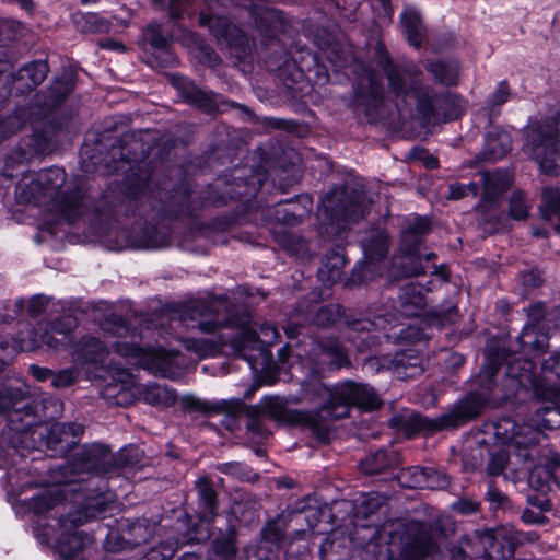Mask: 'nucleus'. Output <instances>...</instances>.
Wrapping results in <instances>:
<instances>
[{
    "label": "nucleus",
    "instance_id": "1",
    "mask_svg": "<svg viewBox=\"0 0 560 560\" xmlns=\"http://www.w3.org/2000/svg\"><path fill=\"white\" fill-rule=\"evenodd\" d=\"M75 327L77 319L65 315L55 323H39L26 338H14L12 343L0 340V370L19 351L61 350ZM15 405L0 394V468L7 471L8 500L18 516H34L32 532L40 546L52 548L59 560H85L93 538L77 527L106 511L113 494L102 475L114 472L117 465H128L125 453L136 450L125 448L116 459L103 444L82 445L60 467L56 482L39 483L24 468L13 469L16 456H26V443L36 424L23 422Z\"/></svg>",
    "mask_w": 560,
    "mask_h": 560
},
{
    "label": "nucleus",
    "instance_id": "2",
    "mask_svg": "<svg viewBox=\"0 0 560 560\" xmlns=\"http://www.w3.org/2000/svg\"><path fill=\"white\" fill-rule=\"evenodd\" d=\"M223 302L219 300H198L190 302L178 318H172L168 329L145 326L138 334L125 323L106 322L103 327L104 340L85 336L72 346L70 354L75 364L89 366V378L112 381L103 388L102 396L112 405L127 406L140 399L154 406H170L176 400L175 393L156 383L138 384L133 376L122 368V361L142 366L154 375L167 378L182 376L186 363L178 352L166 349L160 339L179 326L213 331L225 317L220 316Z\"/></svg>",
    "mask_w": 560,
    "mask_h": 560
},
{
    "label": "nucleus",
    "instance_id": "3",
    "mask_svg": "<svg viewBox=\"0 0 560 560\" xmlns=\"http://www.w3.org/2000/svg\"><path fill=\"white\" fill-rule=\"evenodd\" d=\"M69 192L65 171L50 167L24 174L16 184L15 200L35 210L40 228L54 234L56 224L72 222L82 213L81 191Z\"/></svg>",
    "mask_w": 560,
    "mask_h": 560
},
{
    "label": "nucleus",
    "instance_id": "4",
    "mask_svg": "<svg viewBox=\"0 0 560 560\" xmlns=\"http://www.w3.org/2000/svg\"><path fill=\"white\" fill-rule=\"evenodd\" d=\"M314 388L319 398L327 399L319 410L307 416L308 425L319 438L327 435L329 421L347 417L351 406L366 410L380 406L374 389L364 384L347 381L328 387L317 382Z\"/></svg>",
    "mask_w": 560,
    "mask_h": 560
},
{
    "label": "nucleus",
    "instance_id": "5",
    "mask_svg": "<svg viewBox=\"0 0 560 560\" xmlns=\"http://www.w3.org/2000/svg\"><path fill=\"white\" fill-rule=\"evenodd\" d=\"M378 65L388 79L390 91L395 96L412 97L417 107L428 118L452 119L460 114V110L452 113L448 105H455L458 100L450 93L436 95L432 90L421 89L420 72L411 65L395 66L385 52H380Z\"/></svg>",
    "mask_w": 560,
    "mask_h": 560
},
{
    "label": "nucleus",
    "instance_id": "6",
    "mask_svg": "<svg viewBox=\"0 0 560 560\" xmlns=\"http://www.w3.org/2000/svg\"><path fill=\"white\" fill-rule=\"evenodd\" d=\"M525 150L533 155L540 171L560 173V115L552 121L533 122L526 130Z\"/></svg>",
    "mask_w": 560,
    "mask_h": 560
},
{
    "label": "nucleus",
    "instance_id": "7",
    "mask_svg": "<svg viewBox=\"0 0 560 560\" xmlns=\"http://www.w3.org/2000/svg\"><path fill=\"white\" fill-rule=\"evenodd\" d=\"M483 406L485 399L480 395L470 394L464 400L456 404L450 412L442 415L433 421H429L418 413L410 415V421L416 430H441L448 427H457L463 422L477 417L481 412Z\"/></svg>",
    "mask_w": 560,
    "mask_h": 560
},
{
    "label": "nucleus",
    "instance_id": "8",
    "mask_svg": "<svg viewBox=\"0 0 560 560\" xmlns=\"http://www.w3.org/2000/svg\"><path fill=\"white\" fill-rule=\"evenodd\" d=\"M279 332L272 325H259L258 329L254 327L244 328L232 341L233 349L249 364H252V352L264 354L266 348L277 341Z\"/></svg>",
    "mask_w": 560,
    "mask_h": 560
},
{
    "label": "nucleus",
    "instance_id": "9",
    "mask_svg": "<svg viewBox=\"0 0 560 560\" xmlns=\"http://www.w3.org/2000/svg\"><path fill=\"white\" fill-rule=\"evenodd\" d=\"M397 478L402 487L415 489H440L448 483L445 476L438 471L417 466L404 469Z\"/></svg>",
    "mask_w": 560,
    "mask_h": 560
},
{
    "label": "nucleus",
    "instance_id": "10",
    "mask_svg": "<svg viewBox=\"0 0 560 560\" xmlns=\"http://www.w3.org/2000/svg\"><path fill=\"white\" fill-rule=\"evenodd\" d=\"M503 424L505 429L511 428L513 430L512 435L506 436L504 441L515 445L517 448H521L523 445L525 447L536 445L539 442L540 430L552 428L549 419L530 420L529 424L523 427H517L510 420H503Z\"/></svg>",
    "mask_w": 560,
    "mask_h": 560
},
{
    "label": "nucleus",
    "instance_id": "11",
    "mask_svg": "<svg viewBox=\"0 0 560 560\" xmlns=\"http://www.w3.org/2000/svg\"><path fill=\"white\" fill-rule=\"evenodd\" d=\"M360 85L362 90L357 92V102L360 106H365V114L370 116V107L376 106L383 97L381 75L372 69L364 70Z\"/></svg>",
    "mask_w": 560,
    "mask_h": 560
},
{
    "label": "nucleus",
    "instance_id": "12",
    "mask_svg": "<svg viewBox=\"0 0 560 560\" xmlns=\"http://www.w3.org/2000/svg\"><path fill=\"white\" fill-rule=\"evenodd\" d=\"M84 429L78 423H55L47 435V444L56 451L66 452L75 445Z\"/></svg>",
    "mask_w": 560,
    "mask_h": 560
},
{
    "label": "nucleus",
    "instance_id": "13",
    "mask_svg": "<svg viewBox=\"0 0 560 560\" xmlns=\"http://www.w3.org/2000/svg\"><path fill=\"white\" fill-rule=\"evenodd\" d=\"M429 230V220L422 217H416L412 223L406 229L401 235L402 250L406 256L416 253L417 245L421 242L422 236Z\"/></svg>",
    "mask_w": 560,
    "mask_h": 560
},
{
    "label": "nucleus",
    "instance_id": "14",
    "mask_svg": "<svg viewBox=\"0 0 560 560\" xmlns=\"http://www.w3.org/2000/svg\"><path fill=\"white\" fill-rule=\"evenodd\" d=\"M401 313L405 316H413L425 305L422 288L417 283H409L402 288L400 294Z\"/></svg>",
    "mask_w": 560,
    "mask_h": 560
},
{
    "label": "nucleus",
    "instance_id": "15",
    "mask_svg": "<svg viewBox=\"0 0 560 560\" xmlns=\"http://www.w3.org/2000/svg\"><path fill=\"white\" fill-rule=\"evenodd\" d=\"M511 150L510 135L504 131H492L486 137L485 154L490 160H499Z\"/></svg>",
    "mask_w": 560,
    "mask_h": 560
},
{
    "label": "nucleus",
    "instance_id": "16",
    "mask_svg": "<svg viewBox=\"0 0 560 560\" xmlns=\"http://www.w3.org/2000/svg\"><path fill=\"white\" fill-rule=\"evenodd\" d=\"M196 487L200 499V517L205 522H210L217 509L214 489L207 478H200Z\"/></svg>",
    "mask_w": 560,
    "mask_h": 560
},
{
    "label": "nucleus",
    "instance_id": "17",
    "mask_svg": "<svg viewBox=\"0 0 560 560\" xmlns=\"http://www.w3.org/2000/svg\"><path fill=\"white\" fill-rule=\"evenodd\" d=\"M400 18L409 43L415 47H419L423 37V27L419 11L416 9H406Z\"/></svg>",
    "mask_w": 560,
    "mask_h": 560
},
{
    "label": "nucleus",
    "instance_id": "18",
    "mask_svg": "<svg viewBox=\"0 0 560 560\" xmlns=\"http://www.w3.org/2000/svg\"><path fill=\"white\" fill-rule=\"evenodd\" d=\"M175 338L179 339L183 342L184 347L188 351L196 353V355L198 358L212 357L219 351V347L217 346V343L213 340L208 339V338L183 339L182 337H179L177 335L175 336Z\"/></svg>",
    "mask_w": 560,
    "mask_h": 560
},
{
    "label": "nucleus",
    "instance_id": "19",
    "mask_svg": "<svg viewBox=\"0 0 560 560\" xmlns=\"http://www.w3.org/2000/svg\"><path fill=\"white\" fill-rule=\"evenodd\" d=\"M428 70L442 84L452 85L457 81L458 69L454 62H432Z\"/></svg>",
    "mask_w": 560,
    "mask_h": 560
},
{
    "label": "nucleus",
    "instance_id": "20",
    "mask_svg": "<svg viewBox=\"0 0 560 560\" xmlns=\"http://www.w3.org/2000/svg\"><path fill=\"white\" fill-rule=\"evenodd\" d=\"M343 264V258L338 254L328 258L318 270L319 279L328 284L337 282L341 278Z\"/></svg>",
    "mask_w": 560,
    "mask_h": 560
},
{
    "label": "nucleus",
    "instance_id": "21",
    "mask_svg": "<svg viewBox=\"0 0 560 560\" xmlns=\"http://www.w3.org/2000/svg\"><path fill=\"white\" fill-rule=\"evenodd\" d=\"M48 67L43 61L32 62L20 71V78L27 80L25 85L33 88L40 84L47 75Z\"/></svg>",
    "mask_w": 560,
    "mask_h": 560
},
{
    "label": "nucleus",
    "instance_id": "22",
    "mask_svg": "<svg viewBox=\"0 0 560 560\" xmlns=\"http://www.w3.org/2000/svg\"><path fill=\"white\" fill-rule=\"evenodd\" d=\"M544 215L546 219H558L560 230V191L556 188H545L542 191Z\"/></svg>",
    "mask_w": 560,
    "mask_h": 560
},
{
    "label": "nucleus",
    "instance_id": "23",
    "mask_svg": "<svg viewBox=\"0 0 560 560\" xmlns=\"http://www.w3.org/2000/svg\"><path fill=\"white\" fill-rule=\"evenodd\" d=\"M396 362L395 373L399 378H413L423 372V368L417 357H410L406 360L405 355H402Z\"/></svg>",
    "mask_w": 560,
    "mask_h": 560
},
{
    "label": "nucleus",
    "instance_id": "24",
    "mask_svg": "<svg viewBox=\"0 0 560 560\" xmlns=\"http://www.w3.org/2000/svg\"><path fill=\"white\" fill-rule=\"evenodd\" d=\"M485 190L488 192L500 191L511 185V176L506 172L482 173L480 175Z\"/></svg>",
    "mask_w": 560,
    "mask_h": 560
},
{
    "label": "nucleus",
    "instance_id": "25",
    "mask_svg": "<svg viewBox=\"0 0 560 560\" xmlns=\"http://www.w3.org/2000/svg\"><path fill=\"white\" fill-rule=\"evenodd\" d=\"M389 465L386 451H377L361 463V470L365 474H377Z\"/></svg>",
    "mask_w": 560,
    "mask_h": 560
},
{
    "label": "nucleus",
    "instance_id": "26",
    "mask_svg": "<svg viewBox=\"0 0 560 560\" xmlns=\"http://www.w3.org/2000/svg\"><path fill=\"white\" fill-rule=\"evenodd\" d=\"M127 535L128 537L124 536V539L132 546H138L149 540L151 528L145 521H137L130 526Z\"/></svg>",
    "mask_w": 560,
    "mask_h": 560
},
{
    "label": "nucleus",
    "instance_id": "27",
    "mask_svg": "<svg viewBox=\"0 0 560 560\" xmlns=\"http://www.w3.org/2000/svg\"><path fill=\"white\" fill-rule=\"evenodd\" d=\"M364 252L369 259L383 258L388 252L387 236L380 232L377 233L376 242H369L363 245Z\"/></svg>",
    "mask_w": 560,
    "mask_h": 560
},
{
    "label": "nucleus",
    "instance_id": "28",
    "mask_svg": "<svg viewBox=\"0 0 560 560\" xmlns=\"http://www.w3.org/2000/svg\"><path fill=\"white\" fill-rule=\"evenodd\" d=\"M276 219L278 221H282L285 224H295L300 221V218L303 215L302 213H296L295 203H279L275 208Z\"/></svg>",
    "mask_w": 560,
    "mask_h": 560
},
{
    "label": "nucleus",
    "instance_id": "29",
    "mask_svg": "<svg viewBox=\"0 0 560 560\" xmlns=\"http://www.w3.org/2000/svg\"><path fill=\"white\" fill-rule=\"evenodd\" d=\"M33 112H34V107L33 106H28V107H25V108H19L12 115L5 117L4 119H0L1 129L3 131H9L11 129V127H12V124L10 122V119L12 117H16V116L20 117L21 126H20V128L15 132L21 130V128L26 124V118L30 121V124L33 125L35 122V120H38V117H35V119H33Z\"/></svg>",
    "mask_w": 560,
    "mask_h": 560
},
{
    "label": "nucleus",
    "instance_id": "30",
    "mask_svg": "<svg viewBox=\"0 0 560 560\" xmlns=\"http://www.w3.org/2000/svg\"><path fill=\"white\" fill-rule=\"evenodd\" d=\"M529 203L525 199L524 194L516 191L513 194L510 201V214L512 218L522 220L528 214Z\"/></svg>",
    "mask_w": 560,
    "mask_h": 560
},
{
    "label": "nucleus",
    "instance_id": "31",
    "mask_svg": "<svg viewBox=\"0 0 560 560\" xmlns=\"http://www.w3.org/2000/svg\"><path fill=\"white\" fill-rule=\"evenodd\" d=\"M24 307V301L18 299L5 302L0 308V323H10L18 318Z\"/></svg>",
    "mask_w": 560,
    "mask_h": 560
},
{
    "label": "nucleus",
    "instance_id": "32",
    "mask_svg": "<svg viewBox=\"0 0 560 560\" xmlns=\"http://www.w3.org/2000/svg\"><path fill=\"white\" fill-rule=\"evenodd\" d=\"M79 376L77 368L63 369L57 373H52L51 385L54 387H67L75 382Z\"/></svg>",
    "mask_w": 560,
    "mask_h": 560
},
{
    "label": "nucleus",
    "instance_id": "33",
    "mask_svg": "<svg viewBox=\"0 0 560 560\" xmlns=\"http://www.w3.org/2000/svg\"><path fill=\"white\" fill-rule=\"evenodd\" d=\"M436 549L435 542L430 539H418L413 542L410 549V553L412 555V560H420L430 553H432Z\"/></svg>",
    "mask_w": 560,
    "mask_h": 560
},
{
    "label": "nucleus",
    "instance_id": "34",
    "mask_svg": "<svg viewBox=\"0 0 560 560\" xmlns=\"http://www.w3.org/2000/svg\"><path fill=\"white\" fill-rule=\"evenodd\" d=\"M147 35L151 45L155 48H165L168 45V37L162 33V26L159 23H152L147 28Z\"/></svg>",
    "mask_w": 560,
    "mask_h": 560
},
{
    "label": "nucleus",
    "instance_id": "35",
    "mask_svg": "<svg viewBox=\"0 0 560 560\" xmlns=\"http://www.w3.org/2000/svg\"><path fill=\"white\" fill-rule=\"evenodd\" d=\"M50 299L44 294H35L27 301V313L36 317L45 312Z\"/></svg>",
    "mask_w": 560,
    "mask_h": 560
},
{
    "label": "nucleus",
    "instance_id": "36",
    "mask_svg": "<svg viewBox=\"0 0 560 560\" xmlns=\"http://www.w3.org/2000/svg\"><path fill=\"white\" fill-rule=\"evenodd\" d=\"M184 544H185V541H182L179 539L166 541L165 544L161 545V549H162L161 558H158L156 557L158 551L155 549H152L149 553V560H170L173 558L177 548Z\"/></svg>",
    "mask_w": 560,
    "mask_h": 560
},
{
    "label": "nucleus",
    "instance_id": "37",
    "mask_svg": "<svg viewBox=\"0 0 560 560\" xmlns=\"http://www.w3.org/2000/svg\"><path fill=\"white\" fill-rule=\"evenodd\" d=\"M282 400L279 397H265L261 400L262 411L275 419L282 417Z\"/></svg>",
    "mask_w": 560,
    "mask_h": 560
},
{
    "label": "nucleus",
    "instance_id": "38",
    "mask_svg": "<svg viewBox=\"0 0 560 560\" xmlns=\"http://www.w3.org/2000/svg\"><path fill=\"white\" fill-rule=\"evenodd\" d=\"M385 498L378 493H368L361 501V510L364 515L371 514L384 503Z\"/></svg>",
    "mask_w": 560,
    "mask_h": 560
},
{
    "label": "nucleus",
    "instance_id": "39",
    "mask_svg": "<svg viewBox=\"0 0 560 560\" xmlns=\"http://www.w3.org/2000/svg\"><path fill=\"white\" fill-rule=\"evenodd\" d=\"M508 459V454L503 451L492 454L488 465L489 474L500 475L504 470Z\"/></svg>",
    "mask_w": 560,
    "mask_h": 560
},
{
    "label": "nucleus",
    "instance_id": "40",
    "mask_svg": "<svg viewBox=\"0 0 560 560\" xmlns=\"http://www.w3.org/2000/svg\"><path fill=\"white\" fill-rule=\"evenodd\" d=\"M339 316V312L334 306H324L318 310L314 322L316 325H326L330 322H334Z\"/></svg>",
    "mask_w": 560,
    "mask_h": 560
},
{
    "label": "nucleus",
    "instance_id": "41",
    "mask_svg": "<svg viewBox=\"0 0 560 560\" xmlns=\"http://www.w3.org/2000/svg\"><path fill=\"white\" fill-rule=\"evenodd\" d=\"M214 551L220 557V560H232L236 548L232 540H225L214 544Z\"/></svg>",
    "mask_w": 560,
    "mask_h": 560
},
{
    "label": "nucleus",
    "instance_id": "42",
    "mask_svg": "<svg viewBox=\"0 0 560 560\" xmlns=\"http://www.w3.org/2000/svg\"><path fill=\"white\" fill-rule=\"evenodd\" d=\"M476 187V184H470L467 187L462 184H454L450 187V197L453 199H459L466 196L467 190H472L475 192Z\"/></svg>",
    "mask_w": 560,
    "mask_h": 560
},
{
    "label": "nucleus",
    "instance_id": "43",
    "mask_svg": "<svg viewBox=\"0 0 560 560\" xmlns=\"http://www.w3.org/2000/svg\"><path fill=\"white\" fill-rule=\"evenodd\" d=\"M205 97H206L205 93H202L200 90H198L195 86H191L190 91L187 92V94H186L187 101L189 103H192V104L199 106V107L206 106Z\"/></svg>",
    "mask_w": 560,
    "mask_h": 560
},
{
    "label": "nucleus",
    "instance_id": "44",
    "mask_svg": "<svg viewBox=\"0 0 560 560\" xmlns=\"http://www.w3.org/2000/svg\"><path fill=\"white\" fill-rule=\"evenodd\" d=\"M30 372L34 376L35 380L39 382L47 381L48 378H51L52 371L47 368H42L38 365H31Z\"/></svg>",
    "mask_w": 560,
    "mask_h": 560
},
{
    "label": "nucleus",
    "instance_id": "45",
    "mask_svg": "<svg viewBox=\"0 0 560 560\" xmlns=\"http://www.w3.org/2000/svg\"><path fill=\"white\" fill-rule=\"evenodd\" d=\"M509 98V89L504 82H502L491 98L493 105H502Z\"/></svg>",
    "mask_w": 560,
    "mask_h": 560
},
{
    "label": "nucleus",
    "instance_id": "46",
    "mask_svg": "<svg viewBox=\"0 0 560 560\" xmlns=\"http://www.w3.org/2000/svg\"><path fill=\"white\" fill-rule=\"evenodd\" d=\"M453 508L463 514H469L478 509V504L474 501L462 500L454 503Z\"/></svg>",
    "mask_w": 560,
    "mask_h": 560
},
{
    "label": "nucleus",
    "instance_id": "47",
    "mask_svg": "<svg viewBox=\"0 0 560 560\" xmlns=\"http://www.w3.org/2000/svg\"><path fill=\"white\" fill-rule=\"evenodd\" d=\"M188 4V0H170V11L174 19H178L183 15L185 8Z\"/></svg>",
    "mask_w": 560,
    "mask_h": 560
},
{
    "label": "nucleus",
    "instance_id": "48",
    "mask_svg": "<svg viewBox=\"0 0 560 560\" xmlns=\"http://www.w3.org/2000/svg\"><path fill=\"white\" fill-rule=\"evenodd\" d=\"M334 362L337 364V366H346L348 364L347 355L343 351V349L339 346H336L334 348Z\"/></svg>",
    "mask_w": 560,
    "mask_h": 560
},
{
    "label": "nucleus",
    "instance_id": "49",
    "mask_svg": "<svg viewBox=\"0 0 560 560\" xmlns=\"http://www.w3.org/2000/svg\"><path fill=\"white\" fill-rule=\"evenodd\" d=\"M183 35H182V43L184 45H187V46H196V47H201V43L199 42L198 37L189 32V31H182Z\"/></svg>",
    "mask_w": 560,
    "mask_h": 560
},
{
    "label": "nucleus",
    "instance_id": "50",
    "mask_svg": "<svg viewBox=\"0 0 560 560\" xmlns=\"http://www.w3.org/2000/svg\"><path fill=\"white\" fill-rule=\"evenodd\" d=\"M343 215L346 218H348L349 220H357V218H358L355 210H353L352 208H346L343 210Z\"/></svg>",
    "mask_w": 560,
    "mask_h": 560
},
{
    "label": "nucleus",
    "instance_id": "51",
    "mask_svg": "<svg viewBox=\"0 0 560 560\" xmlns=\"http://www.w3.org/2000/svg\"><path fill=\"white\" fill-rule=\"evenodd\" d=\"M384 323H385V319L383 318V316L378 315L375 318V320L372 323V325L375 326L377 329H383V328H385Z\"/></svg>",
    "mask_w": 560,
    "mask_h": 560
},
{
    "label": "nucleus",
    "instance_id": "52",
    "mask_svg": "<svg viewBox=\"0 0 560 560\" xmlns=\"http://www.w3.org/2000/svg\"><path fill=\"white\" fill-rule=\"evenodd\" d=\"M380 1L383 4L385 13L388 15V18H390L393 14L392 8L387 4L386 0H380Z\"/></svg>",
    "mask_w": 560,
    "mask_h": 560
},
{
    "label": "nucleus",
    "instance_id": "53",
    "mask_svg": "<svg viewBox=\"0 0 560 560\" xmlns=\"http://www.w3.org/2000/svg\"><path fill=\"white\" fill-rule=\"evenodd\" d=\"M273 18H275V14L272 12H266L265 16H264V21L271 22Z\"/></svg>",
    "mask_w": 560,
    "mask_h": 560
},
{
    "label": "nucleus",
    "instance_id": "54",
    "mask_svg": "<svg viewBox=\"0 0 560 560\" xmlns=\"http://www.w3.org/2000/svg\"><path fill=\"white\" fill-rule=\"evenodd\" d=\"M108 47H109V48H116V47H118V48H121V49L124 48V46H122L121 44L109 45Z\"/></svg>",
    "mask_w": 560,
    "mask_h": 560
},
{
    "label": "nucleus",
    "instance_id": "55",
    "mask_svg": "<svg viewBox=\"0 0 560 560\" xmlns=\"http://www.w3.org/2000/svg\"><path fill=\"white\" fill-rule=\"evenodd\" d=\"M147 247H148V248H156V247H158V245H155V244H149V245H147Z\"/></svg>",
    "mask_w": 560,
    "mask_h": 560
},
{
    "label": "nucleus",
    "instance_id": "56",
    "mask_svg": "<svg viewBox=\"0 0 560 560\" xmlns=\"http://www.w3.org/2000/svg\"><path fill=\"white\" fill-rule=\"evenodd\" d=\"M337 7L341 5V0H334Z\"/></svg>",
    "mask_w": 560,
    "mask_h": 560
},
{
    "label": "nucleus",
    "instance_id": "57",
    "mask_svg": "<svg viewBox=\"0 0 560 560\" xmlns=\"http://www.w3.org/2000/svg\"><path fill=\"white\" fill-rule=\"evenodd\" d=\"M409 273H411V275H418V273H419V271H417V270H415V271H412V272H408V271H406V275H409Z\"/></svg>",
    "mask_w": 560,
    "mask_h": 560
},
{
    "label": "nucleus",
    "instance_id": "58",
    "mask_svg": "<svg viewBox=\"0 0 560 560\" xmlns=\"http://www.w3.org/2000/svg\"><path fill=\"white\" fill-rule=\"evenodd\" d=\"M435 164H436V162H435V161H432V162L429 164V166H430V167H434V166H435Z\"/></svg>",
    "mask_w": 560,
    "mask_h": 560
},
{
    "label": "nucleus",
    "instance_id": "59",
    "mask_svg": "<svg viewBox=\"0 0 560 560\" xmlns=\"http://www.w3.org/2000/svg\"><path fill=\"white\" fill-rule=\"evenodd\" d=\"M310 211H311V206H310V207H305L304 212H306V213H307V212H310Z\"/></svg>",
    "mask_w": 560,
    "mask_h": 560
},
{
    "label": "nucleus",
    "instance_id": "60",
    "mask_svg": "<svg viewBox=\"0 0 560 560\" xmlns=\"http://www.w3.org/2000/svg\"><path fill=\"white\" fill-rule=\"evenodd\" d=\"M155 3H162L164 0H152Z\"/></svg>",
    "mask_w": 560,
    "mask_h": 560
},
{
    "label": "nucleus",
    "instance_id": "61",
    "mask_svg": "<svg viewBox=\"0 0 560 560\" xmlns=\"http://www.w3.org/2000/svg\"><path fill=\"white\" fill-rule=\"evenodd\" d=\"M253 190H254V189H252V190L247 189V190H246V194H247V195H249V194H252V191H253Z\"/></svg>",
    "mask_w": 560,
    "mask_h": 560
},
{
    "label": "nucleus",
    "instance_id": "62",
    "mask_svg": "<svg viewBox=\"0 0 560 560\" xmlns=\"http://www.w3.org/2000/svg\"><path fill=\"white\" fill-rule=\"evenodd\" d=\"M4 176H7V177H11L12 175H11V174H9V173H4Z\"/></svg>",
    "mask_w": 560,
    "mask_h": 560
},
{
    "label": "nucleus",
    "instance_id": "63",
    "mask_svg": "<svg viewBox=\"0 0 560 560\" xmlns=\"http://www.w3.org/2000/svg\"><path fill=\"white\" fill-rule=\"evenodd\" d=\"M303 200H305V201H306L307 203H310V205H311V201H310V199H307V198H304Z\"/></svg>",
    "mask_w": 560,
    "mask_h": 560
},
{
    "label": "nucleus",
    "instance_id": "64",
    "mask_svg": "<svg viewBox=\"0 0 560 560\" xmlns=\"http://www.w3.org/2000/svg\"><path fill=\"white\" fill-rule=\"evenodd\" d=\"M542 412H544V413H547V412H550V410H548V409H544V410H542Z\"/></svg>",
    "mask_w": 560,
    "mask_h": 560
}]
</instances>
